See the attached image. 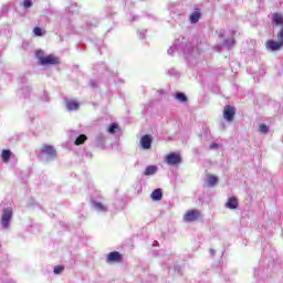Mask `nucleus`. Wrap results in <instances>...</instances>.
I'll return each mask as SVG.
<instances>
[{
	"instance_id": "obj_3",
	"label": "nucleus",
	"mask_w": 283,
	"mask_h": 283,
	"mask_svg": "<svg viewBox=\"0 0 283 283\" xmlns=\"http://www.w3.org/2000/svg\"><path fill=\"white\" fill-rule=\"evenodd\" d=\"M223 118L228 123L233 122V118H235V107L231 105H227L223 108Z\"/></svg>"
},
{
	"instance_id": "obj_13",
	"label": "nucleus",
	"mask_w": 283,
	"mask_h": 283,
	"mask_svg": "<svg viewBox=\"0 0 283 283\" xmlns=\"http://www.w3.org/2000/svg\"><path fill=\"white\" fill-rule=\"evenodd\" d=\"M272 23L282 27L283 25V15L282 13H274L272 17Z\"/></svg>"
},
{
	"instance_id": "obj_16",
	"label": "nucleus",
	"mask_w": 283,
	"mask_h": 283,
	"mask_svg": "<svg viewBox=\"0 0 283 283\" xmlns=\"http://www.w3.org/2000/svg\"><path fill=\"white\" fill-rule=\"evenodd\" d=\"M156 171H158V167L148 166V167H146V169L144 171V176H154V174H156Z\"/></svg>"
},
{
	"instance_id": "obj_17",
	"label": "nucleus",
	"mask_w": 283,
	"mask_h": 283,
	"mask_svg": "<svg viewBox=\"0 0 283 283\" xmlns=\"http://www.w3.org/2000/svg\"><path fill=\"white\" fill-rule=\"evenodd\" d=\"M218 185V177L216 175L208 176V187H216Z\"/></svg>"
},
{
	"instance_id": "obj_6",
	"label": "nucleus",
	"mask_w": 283,
	"mask_h": 283,
	"mask_svg": "<svg viewBox=\"0 0 283 283\" xmlns=\"http://www.w3.org/2000/svg\"><path fill=\"white\" fill-rule=\"evenodd\" d=\"M265 48L266 50H271V52H277V50H282L283 44H281L280 40L279 41L268 40L265 42Z\"/></svg>"
},
{
	"instance_id": "obj_15",
	"label": "nucleus",
	"mask_w": 283,
	"mask_h": 283,
	"mask_svg": "<svg viewBox=\"0 0 283 283\" xmlns=\"http://www.w3.org/2000/svg\"><path fill=\"white\" fill-rule=\"evenodd\" d=\"M12 157V151L10 149H3L1 154V158L3 163H10V158Z\"/></svg>"
},
{
	"instance_id": "obj_7",
	"label": "nucleus",
	"mask_w": 283,
	"mask_h": 283,
	"mask_svg": "<svg viewBox=\"0 0 283 283\" xmlns=\"http://www.w3.org/2000/svg\"><path fill=\"white\" fill-rule=\"evenodd\" d=\"M41 154L56 158V149H54V146L52 145L44 144L41 148Z\"/></svg>"
},
{
	"instance_id": "obj_27",
	"label": "nucleus",
	"mask_w": 283,
	"mask_h": 283,
	"mask_svg": "<svg viewBox=\"0 0 283 283\" xmlns=\"http://www.w3.org/2000/svg\"><path fill=\"white\" fill-rule=\"evenodd\" d=\"M276 36L279 39V42L283 44V28H281V30L276 33Z\"/></svg>"
},
{
	"instance_id": "obj_21",
	"label": "nucleus",
	"mask_w": 283,
	"mask_h": 283,
	"mask_svg": "<svg viewBox=\"0 0 283 283\" xmlns=\"http://www.w3.org/2000/svg\"><path fill=\"white\" fill-rule=\"evenodd\" d=\"M35 56H36V59L39 60V63H40V65H41V63H43V59H45L43 51H42V50L36 51V52H35Z\"/></svg>"
},
{
	"instance_id": "obj_22",
	"label": "nucleus",
	"mask_w": 283,
	"mask_h": 283,
	"mask_svg": "<svg viewBox=\"0 0 283 283\" xmlns=\"http://www.w3.org/2000/svg\"><path fill=\"white\" fill-rule=\"evenodd\" d=\"M63 271H65V266H63V265H56L53 269V273H55V275H60V273H62Z\"/></svg>"
},
{
	"instance_id": "obj_20",
	"label": "nucleus",
	"mask_w": 283,
	"mask_h": 283,
	"mask_svg": "<svg viewBox=\"0 0 283 283\" xmlns=\"http://www.w3.org/2000/svg\"><path fill=\"white\" fill-rule=\"evenodd\" d=\"M85 140H87V136L85 135H80L76 139H75V145H83L85 143Z\"/></svg>"
},
{
	"instance_id": "obj_10",
	"label": "nucleus",
	"mask_w": 283,
	"mask_h": 283,
	"mask_svg": "<svg viewBox=\"0 0 283 283\" xmlns=\"http://www.w3.org/2000/svg\"><path fill=\"white\" fill-rule=\"evenodd\" d=\"M224 207H226L227 209H232V210L238 209V207H240V205L238 203L237 197H230V198H228V200H227Z\"/></svg>"
},
{
	"instance_id": "obj_2",
	"label": "nucleus",
	"mask_w": 283,
	"mask_h": 283,
	"mask_svg": "<svg viewBox=\"0 0 283 283\" xmlns=\"http://www.w3.org/2000/svg\"><path fill=\"white\" fill-rule=\"evenodd\" d=\"M120 262H123V255L118 251H113L106 256L107 264H120Z\"/></svg>"
},
{
	"instance_id": "obj_29",
	"label": "nucleus",
	"mask_w": 283,
	"mask_h": 283,
	"mask_svg": "<svg viewBox=\"0 0 283 283\" xmlns=\"http://www.w3.org/2000/svg\"><path fill=\"white\" fill-rule=\"evenodd\" d=\"M219 145L216 143L210 144V149H218Z\"/></svg>"
},
{
	"instance_id": "obj_23",
	"label": "nucleus",
	"mask_w": 283,
	"mask_h": 283,
	"mask_svg": "<svg viewBox=\"0 0 283 283\" xmlns=\"http://www.w3.org/2000/svg\"><path fill=\"white\" fill-rule=\"evenodd\" d=\"M33 33L35 34V36H43V29H41L40 27H35L33 29Z\"/></svg>"
},
{
	"instance_id": "obj_24",
	"label": "nucleus",
	"mask_w": 283,
	"mask_h": 283,
	"mask_svg": "<svg viewBox=\"0 0 283 283\" xmlns=\"http://www.w3.org/2000/svg\"><path fill=\"white\" fill-rule=\"evenodd\" d=\"M259 132H260L261 134H266V133L269 132V126H266V124H261V125L259 126Z\"/></svg>"
},
{
	"instance_id": "obj_12",
	"label": "nucleus",
	"mask_w": 283,
	"mask_h": 283,
	"mask_svg": "<svg viewBox=\"0 0 283 283\" xmlns=\"http://www.w3.org/2000/svg\"><path fill=\"white\" fill-rule=\"evenodd\" d=\"M151 200L158 202V200H163V190L160 188L155 189L150 195Z\"/></svg>"
},
{
	"instance_id": "obj_5",
	"label": "nucleus",
	"mask_w": 283,
	"mask_h": 283,
	"mask_svg": "<svg viewBox=\"0 0 283 283\" xmlns=\"http://www.w3.org/2000/svg\"><path fill=\"white\" fill-rule=\"evenodd\" d=\"M11 220H12V209H4L1 218V224L3 229H8L10 227Z\"/></svg>"
},
{
	"instance_id": "obj_14",
	"label": "nucleus",
	"mask_w": 283,
	"mask_h": 283,
	"mask_svg": "<svg viewBox=\"0 0 283 283\" xmlns=\"http://www.w3.org/2000/svg\"><path fill=\"white\" fill-rule=\"evenodd\" d=\"M200 17H202V14L200 13V10L192 12L190 14V23H198V21H200Z\"/></svg>"
},
{
	"instance_id": "obj_25",
	"label": "nucleus",
	"mask_w": 283,
	"mask_h": 283,
	"mask_svg": "<svg viewBox=\"0 0 283 283\" xmlns=\"http://www.w3.org/2000/svg\"><path fill=\"white\" fill-rule=\"evenodd\" d=\"M95 208L97 211H107V208H105V206L101 202H95Z\"/></svg>"
},
{
	"instance_id": "obj_1",
	"label": "nucleus",
	"mask_w": 283,
	"mask_h": 283,
	"mask_svg": "<svg viewBox=\"0 0 283 283\" xmlns=\"http://www.w3.org/2000/svg\"><path fill=\"white\" fill-rule=\"evenodd\" d=\"M184 220L185 222H196V220H200V210L198 209L188 210L184 214Z\"/></svg>"
},
{
	"instance_id": "obj_26",
	"label": "nucleus",
	"mask_w": 283,
	"mask_h": 283,
	"mask_svg": "<svg viewBox=\"0 0 283 283\" xmlns=\"http://www.w3.org/2000/svg\"><path fill=\"white\" fill-rule=\"evenodd\" d=\"M23 8H32V0H23L22 2Z\"/></svg>"
},
{
	"instance_id": "obj_9",
	"label": "nucleus",
	"mask_w": 283,
	"mask_h": 283,
	"mask_svg": "<svg viewBox=\"0 0 283 283\" xmlns=\"http://www.w3.org/2000/svg\"><path fill=\"white\" fill-rule=\"evenodd\" d=\"M151 143H154V139L151 138V135L142 136L140 145L144 149H151Z\"/></svg>"
},
{
	"instance_id": "obj_8",
	"label": "nucleus",
	"mask_w": 283,
	"mask_h": 283,
	"mask_svg": "<svg viewBox=\"0 0 283 283\" xmlns=\"http://www.w3.org/2000/svg\"><path fill=\"white\" fill-rule=\"evenodd\" d=\"M40 65H59V57L53 54L46 55Z\"/></svg>"
},
{
	"instance_id": "obj_18",
	"label": "nucleus",
	"mask_w": 283,
	"mask_h": 283,
	"mask_svg": "<svg viewBox=\"0 0 283 283\" xmlns=\"http://www.w3.org/2000/svg\"><path fill=\"white\" fill-rule=\"evenodd\" d=\"M118 129H119L118 124L113 123L108 126L107 132H108V134H116L118 132Z\"/></svg>"
},
{
	"instance_id": "obj_28",
	"label": "nucleus",
	"mask_w": 283,
	"mask_h": 283,
	"mask_svg": "<svg viewBox=\"0 0 283 283\" xmlns=\"http://www.w3.org/2000/svg\"><path fill=\"white\" fill-rule=\"evenodd\" d=\"M224 45H235V40H224Z\"/></svg>"
},
{
	"instance_id": "obj_19",
	"label": "nucleus",
	"mask_w": 283,
	"mask_h": 283,
	"mask_svg": "<svg viewBox=\"0 0 283 283\" xmlns=\"http://www.w3.org/2000/svg\"><path fill=\"white\" fill-rule=\"evenodd\" d=\"M175 98H177L179 103H187V95H185V93H177Z\"/></svg>"
},
{
	"instance_id": "obj_11",
	"label": "nucleus",
	"mask_w": 283,
	"mask_h": 283,
	"mask_svg": "<svg viewBox=\"0 0 283 283\" xmlns=\"http://www.w3.org/2000/svg\"><path fill=\"white\" fill-rule=\"evenodd\" d=\"M65 105H66V109H69V112H76V109H78V107H81V105L76 101H66Z\"/></svg>"
},
{
	"instance_id": "obj_4",
	"label": "nucleus",
	"mask_w": 283,
	"mask_h": 283,
	"mask_svg": "<svg viewBox=\"0 0 283 283\" xmlns=\"http://www.w3.org/2000/svg\"><path fill=\"white\" fill-rule=\"evenodd\" d=\"M166 163L174 167L175 165H180L182 163V158L179 154L170 153L166 156Z\"/></svg>"
}]
</instances>
